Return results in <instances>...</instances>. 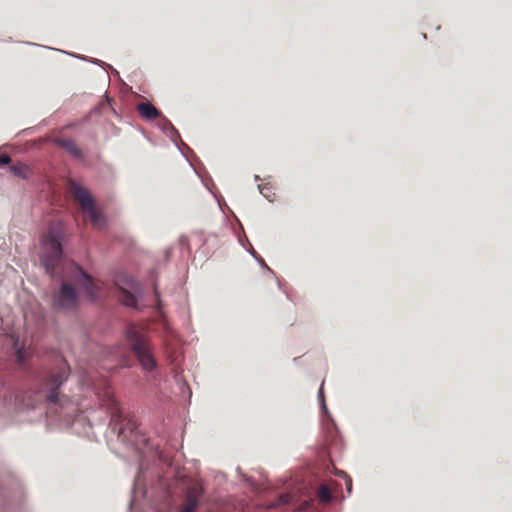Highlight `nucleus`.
I'll return each mask as SVG.
<instances>
[{"label":"nucleus","instance_id":"1","mask_svg":"<svg viewBox=\"0 0 512 512\" xmlns=\"http://www.w3.org/2000/svg\"><path fill=\"white\" fill-rule=\"evenodd\" d=\"M63 235V226L61 223L51 224L47 233L43 236L44 253L41 257L42 264L46 272L55 276V269L62 260L61 238Z\"/></svg>","mask_w":512,"mask_h":512},{"label":"nucleus","instance_id":"2","mask_svg":"<svg viewBox=\"0 0 512 512\" xmlns=\"http://www.w3.org/2000/svg\"><path fill=\"white\" fill-rule=\"evenodd\" d=\"M126 339L143 369L152 371L156 367V360L146 334L137 325L130 324L126 328Z\"/></svg>","mask_w":512,"mask_h":512},{"label":"nucleus","instance_id":"3","mask_svg":"<svg viewBox=\"0 0 512 512\" xmlns=\"http://www.w3.org/2000/svg\"><path fill=\"white\" fill-rule=\"evenodd\" d=\"M69 191L74 199L80 204L83 212L87 215L93 227L102 229L105 226V218L96 208L95 202L89 191L72 180L69 182Z\"/></svg>","mask_w":512,"mask_h":512},{"label":"nucleus","instance_id":"4","mask_svg":"<svg viewBox=\"0 0 512 512\" xmlns=\"http://www.w3.org/2000/svg\"><path fill=\"white\" fill-rule=\"evenodd\" d=\"M70 280L90 299H95L98 294V285L82 268L71 262L69 263Z\"/></svg>","mask_w":512,"mask_h":512},{"label":"nucleus","instance_id":"5","mask_svg":"<svg viewBox=\"0 0 512 512\" xmlns=\"http://www.w3.org/2000/svg\"><path fill=\"white\" fill-rule=\"evenodd\" d=\"M67 372L61 370L52 373L49 378L43 383L40 393L50 402L57 403L58 401V389L66 381Z\"/></svg>","mask_w":512,"mask_h":512},{"label":"nucleus","instance_id":"6","mask_svg":"<svg viewBox=\"0 0 512 512\" xmlns=\"http://www.w3.org/2000/svg\"><path fill=\"white\" fill-rule=\"evenodd\" d=\"M53 302L58 309H72L77 305V294L74 288L64 281L60 291L54 296Z\"/></svg>","mask_w":512,"mask_h":512},{"label":"nucleus","instance_id":"7","mask_svg":"<svg viewBox=\"0 0 512 512\" xmlns=\"http://www.w3.org/2000/svg\"><path fill=\"white\" fill-rule=\"evenodd\" d=\"M203 495V487L198 481H192L186 490L185 500L180 512H195Z\"/></svg>","mask_w":512,"mask_h":512},{"label":"nucleus","instance_id":"8","mask_svg":"<svg viewBox=\"0 0 512 512\" xmlns=\"http://www.w3.org/2000/svg\"><path fill=\"white\" fill-rule=\"evenodd\" d=\"M136 110L141 115V117L146 120H153L162 117L163 120L171 126V123L162 115V113L149 102H141L137 104Z\"/></svg>","mask_w":512,"mask_h":512},{"label":"nucleus","instance_id":"9","mask_svg":"<svg viewBox=\"0 0 512 512\" xmlns=\"http://www.w3.org/2000/svg\"><path fill=\"white\" fill-rule=\"evenodd\" d=\"M337 484L334 480H328L319 485L316 494L322 503H329L332 499V494L336 491Z\"/></svg>","mask_w":512,"mask_h":512},{"label":"nucleus","instance_id":"10","mask_svg":"<svg viewBox=\"0 0 512 512\" xmlns=\"http://www.w3.org/2000/svg\"><path fill=\"white\" fill-rule=\"evenodd\" d=\"M56 143L59 147L65 149L70 155L77 159H83L84 155L81 151V149L77 146L74 140L72 139H66V138H59L56 139Z\"/></svg>","mask_w":512,"mask_h":512},{"label":"nucleus","instance_id":"11","mask_svg":"<svg viewBox=\"0 0 512 512\" xmlns=\"http://www.w3.org/2000/svg\"><path fill=\"white\" fill-rule=\"evenodd\" d=\"M9 171L21 179H29L32 175V169L25 163L16 162L9 166Z\"/></svg>","mask_w":512,"mask_h":512},{"label":"nucleus","instance_id":"12","mask_svg":"<svg viewBox=\"0 0 512 512\" xmlns=\"http://www.w3.org/2000/svg\"><path fill=\"white\" fill-rule=\"evenodd\" d=\"M120 300L122 303L128 307H135L137 300L134 294L127 289L120 288Z\"/></svg>","mask_w":512,"mask_h":512},{"label":"nucleus","instance_id":"13","mask_svg":"<svg viewBox=\"0 0 512 512\" xmlns=\"http://www.w3.org/2000/svg\"><path fill=\"white\" fill-rule=\"evenodd\" d=\"M313 505H314L313 500H306L300 504V506L297 508V510H298V512H317V510L313 507Z\"/></svg>","mask_w":512,"mask_h":512},{"label":"nucleus","instance_id":"14","mask_svg":"<svg viewBox=\"0 0 512 512\" xmlns=\"http://www.w3.org/2000/svg\"><path fill=\"white\" fill-rule=\"evenodd\" d=\"M15 355H16V361L18 362V364L24 365L26 362V359L28 357L27 351L23 348H19V349H16Z\"/></svg>","mask_w":512,"mask_h":512},{"label":"nucleus","instance_id":"15","mask_svg":"<svg viewBox=\"0 0 512 512\" xmlns=\"http://www.w3.org/2000/svg\"><path fill=\"white\" fill-rule=\"evenodd\" d=\"M12 162V158L8 154H0V167L9 165Z\"/></svg>","mask_w":512,"mask_h":512},{"label":"nucleus","instance_id":"16","mask_svg":"<svg viewBox=\"0 0 512 512\" xmlns=\"http://www.w3.org/2000/svg\"><path fill=\"white\" fill-rule=\"evenodd\" d=\"M291 501V496L289 494H282L279 496V504L285 505Z\"/></svg>","mask_w":512,"mask_h":512},{"label":"nucleus","instance_id":"17","mask_svg":"<svg viewBox=\"0 0 512 512\" xmlns=\"http://www.w3.org/2000/svg\"><path fill=\"white\" fill-rule=\"evenodd\" d=\"M111 409L113 410H116L117 409V402L116 400L112 397V396H109L108 397V404H107Z\"/></svg>","mask_w":512,"mask_h":512},{"label":"nucleus","instance_id":"18","mask_svg":"<svg viewBox=\"0 0 512 512\" xmlns=\"http://www.w3.org/2000/svg\"><path fill=\"white\" fill-rule=\"evenodd\" d=\"M346 486L349 492L352 491V481L350 479L346 482Z\"/></svg>","mask_w":512,"mask_h":512},{"label":"nucleus","instance_id":"19","mask_svg":"<svg viewBox=\"0 0 512 512\" xmlns=\"http://www.w3.org/2000/svg\"><path fill=\"white\" fill-rule=\"evenodd\" d=\"M319 397L323 399V388L322 387L319 390Z\"/></svg>","mask_w":512,"mask_h":512},{"label":"nucleus","instance_id":"20","mask_svg":"<svg viewBox=\"0 0 512 512\" xmlns=\"http://www.w3.org/2000/svg\"><path fill=\"white\" fill-rule=\"evenodd\" d=\"M130 288H133L134 289V282L132 281L131 285H130Z\"/></svg>","mask_w":512,"mask_h":512}]
</instances>
